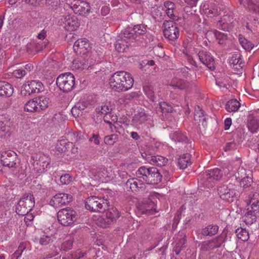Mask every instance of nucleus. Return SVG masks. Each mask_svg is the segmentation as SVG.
<instances>
[{
  "instance_id": "obj_1",
  "label": "nucleus",
  "mask_w": 259,
  "mask_h": 259,
  "mask_svg": "<svg viewBox=\"0 0 259 259\" xmlns=\"http://www.w3.org/2000/svg\"><path fill=\"white\" fill-rule=\"evenodd\" d=\"M134 82V78L132 75L123 71L115 72L109 79L111 88L117 92H126L129 90L133 87Z\"/></svg>"
},
{
  "instance_id": "obj_2",
  "label": "nucleus",
  "mask_w": 259,
  "mask_h": 259,
  "mask_svg": "<svg viewBox=\"0 0 259 259\" xmlns=\"http://www.w3.org/2000/svg\"><path fill=\"white\" fill-rule=\"evenodd\" d=\"M136 174L141 182H144L148 184H157L160 182L162 179L161 175L154 167L141 166Z\"/></svg>"
},
{
  "instance_id": "obj_3",
  "label": "nucleus",
  "mask_w": 259,
  "mask_h": 259,
  "mask_svg": "<svg viewBox=\"0 0 259 259\" xmlns=\"http://www.w3.org/2000/svg\"><path fill=\"white\" fill-rule=\"evenodd\" d=\"M223 172L218 168L207 170L202 174L199 183L207 188H212L215 185V181L221 180Z\"/></svg>"
},
{
  "instance_id": "obj_4",
  "label": "nucleus",
  "mask_w": 259,
  "mask_h": 259,
  "mask_svg": "<svg viewBox=\"0 0 259 259\" xmlns=\"http://www.w3.org/2000/svg\"><path fill=\"white\" fill-rule=\"evenodd\" d=\"M108 204L109 201L107 198L92 196L87 199L85 207L91 211L102 212L107 209Z\"/></svg>"
},
{
  "instance_id": "obj_5",
  "label": "nucleus",
  "mask_w": 259,
  "mask_h": 259,
  "mask_svg": "<svg viewBox=\"0 0 259 259\" xmlns=\"http://www.w3.org/2000/svg\"><path fill=\"white\" fill-rule=\"evenodd\" d=\"M135 40L133 33L128 29H125L121 32L119 38L114 44L115 49L118 52H124Z\"/></svg>"
},
{
  "instance_id": "obj_6",
  "label": "nucleus",
  "mask_w": 259,
  "mask_h": 259,
  "mask_svg": "<svg viewBox=\"0 0 259 259\" xmlns=\"http://www.w3.org/2000/svg\"><path fill=\"white\" fill-rule=\"evenodd\" d=\"M34 204L33 195L31 193L24 194L18 202L16 211L19 215H25L33 208Z\"/></svg>"
},
{
  "instance_id": "obj_7",
  "label": "nucleus",
  "mask_w": 259,
  "mask_h": 259,
  "mask_svg": "<svg viewBox=\"0 0 259 259\" xmlns=\"http://www.w3.org/2000/svg\"><path fill=\"white\" fill-rule=\"evenodd\" d=\"M237 186L231 183L226 182L220 185L218 188V192L220 198L228 202L233 201V198L238 195Z\"/></svg>"
},
{
  "instance_id": "obj_8",
  "label": "nucleus",
  "mask_w": 259,
  "mask_h": 259,
  "mask_svg": "<svg viewBox=\"0 0 259 259\" xmlns=\"http://www.w3.org/2000/svg\"><path fill=\"white\" fill-rule=\"evenodd\" d=\"M59 222L63 226H69L72 225L77 220L76 212L70 207L60 209L57 213Z\"/></svg>"
},
{
  "instance_id": "obj_9",
  "label": "nucleus",
  "mask_w": 259,
  "mask_h": 259,
  "mask_svg": "<svg viewBox=\"0 0 259 259\" xmlns=\"http://www.w3.org/2000/svg\"><path fill=\"white\" fill-rule=\"evenodd\" d=\"M44 90V85L37 80L28 81L24 83L21 89V95L24 97L32 94L39 93Z\"/></svg>"
},
{
  "instance_id": "obj_10",
  "label": "nucleus",
  "mask_w": 259,
  "mask_h": 259,
  "mask_svg": "<svg viewBox=\"0 0 259 259\" xmlns=\"http://www.w3.org/2000/svg\"><path fill=\"white\" fill-rule=\"evenodd\" d=\"M56 83L59 89L64 92L71 91L74 85L75 78L70 72L60 74L57 77Z\"/></svg>"
},
{
  "instance_id": "obj_11",
  "label": "nucleus",
  "mask_w": 259,
  "mask_h": 259,
  "mask_svg": "<svg viewBox=\"0 0 259 259\" xmlns=\"http://www.w3.org/2000/svg\"><path fill=\"white\" fill-rule=\"evenodd\" d=\"M19 159L14 151L3 152L0 157V162L4 166L8 167L12 170H15L18 166Z\"/></svg>"
},
{
  "instance_id": "obj_12",
  "label": "nucleus",
  "mask_w": 259,
  "mask_h": 259,
  "mask_svg": "<svg viewBox=\"0 0 259 259\" xmlns=\"http://www.w3.org/2000/svg\"><path fill=\"white\" fill-rule=\"evenodd\" d=\"M163 34L166 38L174 41L178 38L179 31L175 22L167 21L163 23Z\"/></svg>"
},
{
  "instance_id": "obj_13",
  "label": "nucleus",
  "mask_w": 259,
  "mask_h": 259,
  "mask_svg": "<svg viewBox=\"0 0 259 259\" xmlns=\"http://www.w3.org/2000/svg\"><path fill=\"white\" fill-rule=\"evenodd\" d=\"M244 130L242 127H238L236 130L234 132V139H236V142L233 141L227 143L224 148L225 151H233L237 149L238 145L244 139Z\"/></svg>"
},
{
  "instance_id": "obj_14",
  "label": "nucleus",
  "mask_w": 259,
  "mask_h": 259,
  "mask_svg": "<svg viewBox=\"0 0 259 259\" xmlns=\"http://www.w3.org/2000/svg\"><path fill=\"white\" fill-rule=\"evenodd\" d=\"M70 7L74 13L81 16H86L90 13L91 7L86 1L73 0L70 4Z\"/></svg>"
},
{
  "instance_id": "obj_15",
  "label": "nucleus",
  "mask_w": 259,
  "mask_h": 259,
  "mask_svg": "<svg viewBox=\"0 0 259 259\" xmlns=\"http://www.w3.org/2000/svg\"><path fill=\"white\" fill-rule=\"evenodd\" d=\"M119 217V213L117 209L115 207L110 208L101 218L100 226L103 228H106L108 225L116 221Z\"/></svg>"
},
{
  "instance_id": "obj_16",
  "label": "nucleus",
  "mask_w": 259,
  "mask_h": 259,
  "mask_svg": "<svg viewBox=\"0 0 259 259\" xmlns=\"http://www.w3.org/2000/svg\"><path fill=\"white\" fill-rule=\"evenodd\" d=\"M72 196L66 193H58L50 200L49 204L54 207H59L68 204L72 200Z\"/></svg>"
},
{
  "instance_id": "obj_17",
  "label": "nucleus",
  "mask_w": 259,
  "mask_h": 259,
  "mask_svg": "<svg viewBox=\"0 0 259 259\" xmlns=\"http://www.w3.org/2000/svg\"><path fill=\"white\" fill-rule=\"evenodd\" d=\"M63 23L64 28L68 31L76 30L79 26L80 23L74 15H68L61 19V23Z\"/></svg>"
},
{
  "instance_id": "obj_18",
  "label": "nucleus",
  "mask_w": 259,
  "mask_h": 259,
  "mask_svg": "<svg viewBox=\"0 0 259 259\" xmlns=\"http://www.w3.org/2000/svg\"><path fill=\"white\" fill-rule=\"evenodd\" d=\"M12 125V121L8 115H0V137L9 135L10 128Z\"/></svg>"
},
{
  "instance_id": "obj_19",
  "label": "nucleus",
  "mask_w": 259,
  "mask_h": 259,
  "mask_svg": "<svg viewBox=\"0 0 259 259\" xmlns=\"http://www.w3.org/2000/svg\"><path fill=\"white\" fill-rule=\"evenodd\" d=\"M200 61L206 65L210 70H213L215 68V61L211 54L206 51L201 50L198 53Z\"/></svg>"
},
{
  "instance_id": "obj_20",
  "label": "nucleus",
  "mask_w": 259,
  "mask_h": 259,
  "mask_svg": "<svg viewBox=\"0 0 259 259\" xmlns=\"http://www.w3.org/2000/svg\"><path fill=\"white\" fill-rule=\"evenodd\" d=\"M227 237V232L224 230L222 233L217 237L205 242L207 246V249H212L221 247L225 242Z\"/></svg>"
},
{
  "instance_id": "obj_21",
  "label": "nucleus",
  "mask_w": 259,
  "mask_h": 259,
  "mask_svg": "<svg viewBox=\"0 0 259 259\" xmlns=\"http://www.w3.org/2000/svg\"><path fill=\"white\" fill-rule=\"evenodd\" d=\"M90 49V44L86 38L78 39L74 44L73 49L76 52L84 54Z\"/></svg>"
},
{
  "instance_id": "obj_22",
  "label": "nucleus",
  "mask_w": 259,
  "mask_h": 259,
  "mask_svg": "<svg viewBox=\"0 0 259 259\" xmlns=\"http://www.w3.org/2000/svg\"><path fill=\"white\" fill-rule=\"evenodd\" d=\"M146 160L152 164L159 166H165L168 161V159L163 156L152 155H146Z\"/></svg>"
},
{
  "instance_id": "obj_23",
  "label": "nucleus",
  "mask_w": 259,
  "mask_h": 259,
  "mask_svg": "<svg viewBox=\"0 0 259 259\" xmlns=\"http://www.w3.org/2000/svg\"><path fill=\"white\" fill-rule=\"evenodd\" d=\"M251 12L259 13V0H238Z\"/></svg>"
},
{
  "instance_id": "obj_24",
  "label": "nucleus",
  "mask_w": 259,
  "mask_h": 259,
  "mask_svg": "<svg viewBox=\"0 0 259 259\" xmlns=\"http://www.w3.org/2000/svg\"><path fill=\"white\" fill-rule=\"evenodd\" d=\"M56 240L55 235L45 233L41 235L38 239L39 244L43 246H50Z\"/></svg>"
},
{
  "instance_id": "obj_25",
  "label": "nucleus",
  "mask_w": 259,
  "mask_h": 259,
  "mask_svg": "<svg viewBox=\"0 0 259 259\" xmlns=\"http://www.w3.org/2000/svg\"><path fill=\"white\" fill-rule=\"evenodd\" d=\"M169 85L174 89H179L180 90H185L189 85V83L184 80L177 77H174L172 79Z\"/></svg>"
},
{
  "instance_id": "obj_26",
  "label": "nucleus",
  "mask_w": 259,
  "mask_h": 259,
  "mask_svg": "<svg viewBox=\"0 0 259 259\" xmlns=\"http://www.w3.org/2000/svg\"><path fill=\"white\" fill-rule=\"evenodd\" d=\"M13 93V88L9 83L0 81V96L10 97Z\"/></svg>"
},
{
  "instance_id": "obj_27",
  "label": "nucleus",
  "mask_w": 259,
  "mask_h": 259,
  "mask_svg": "<svg viewBox=\"0 0 259 259\" xmlns=\"http://www.w3.org/2000/svg\"><path fill=\"white\" fill-rule=\"evenodd\" d=\"M169 137L172 140L176 142L186 144L188 141L187 137L180 131H176L171 133Z\"/></svg>"
},
{
  "instance_id": "obj_28",
  "label": "nucleus",
  "mask_w": 259,
  "mask_h": 259,
  "mask_svg": "<svg viewBox=\"0 0 259 259\" xmlns=\"http://www.w3.org/2000/svg\"><path fill=\"white\" fill-rule=\"evenodd\" d=\"M229 63L233 68L236 69L241 68L244 66V62H242L241 55L239 53L233 54L229 60Z\"/></svg>"
},
{
  "instance_id": "obj_29",
  "label": "nucleus",
  "mask_w": 259,
  "mask_h": 259,
  "mask_svg": "<svg viewBox=\"0 0 259 259\" xmlns=\"http://www.w3.org/2000/svg\"><path fill=\"white\" fill-rule=\"evenodd\" d=\"M219 230V227L215 224H209L202 229L201 234L203 236H212L216 235Z\"/></svg>"
},
{
  "instance_id": "obj_30",
  "label": "nucleus",
  "mask_w": 259,
  "mask_h": 259,
  "mask_svg": "<svg viewBox=\"0 0 259 259\" xmlns=\"http://www.w3.org/2000/svg\"><path fill=\"white\" fill-rule=\"evenodd\" d=\"M148 117L145 112L142 111L135 115L132 122L136 126L142 125L148 120Z\"/></svg>"
},
{
  "instance_id": "obj_31",
  "label": "nucleus",
  "mask_w": 259,
  "mask_h": 259,
  "mask_svg": "<svg viewBox=\"0 0 259 259\" xmlns=\"http://www.w3.org/2000/svg\"><path fill=\"white\" fill-rule=\"evenodd\" d=\"M247 126L249 131L251 133L257 132L259 130V119L250 115L248 117Z\"/></svg>"
},
{
  "instance_id": "obj_32",
  "label": "nucleus",
  "mask_w": 259,
  "mask_h": 259,
  "mask_svg": "<svg viewBox=\"0 0 259 259\" xmlns=\"http://www.w3.org/2000/svg\"><path fill=\"white\" fill-rule=\"evenodd\" d=\"M47 45V44L45 42L41 43L40 41L38 42L33 41L27 45V51H29L30 50L31 52H38L45 48Z\"/></svg>"
},
{
  "instance_id": "obj_33",
  "label": "nucleus",
  "mask_w": 259,
  "mask_h": 259,
  "mask_svg": "<svg viewBox=\"0 0 259 259\" xmlns=\"http://www.w3.org/2000/svg\"><path fill=\"white\" fill-rule=\"evenodd\" d=\"M238 40L242 47L246 51L250 52L255 46L254 44L246 39L242 34L239 35Z\"/></svg>"
},
{
  "instance_id": "obj_34",
  "label": "nucleus",
  "mask_w": 259,
  "mask_h": 259,
  "mask_svg": "<svg viewBox=\"0 0 259 259\" xmlns=\"http://www.w3.org/2000/svg\"><path fill=\"white\" fill-rule=\"evenodd\" d=\"M190 164V155L188 153L180 156L178 159V165L181 169L186 168Z\"/></svg>"
},
{
  "instance_id": "obj_35",
  "label": "nucleus",
  "mask_w": 259,
  "mask_h": 259,
  "mask_svg": "<svg viewBox=\"0 0 259 259\" xmlns=\"http://www.w3.org/2000/svg\"><path fill=\"white\" fill-rule=\"evenodd\" d=\"M140 179L138 180L137 179H130L126 183L127 187H129L132 191H136L139 188L142 187L143 182H140Z\"/></svg>"
},
{
  "instance_id": "obj_36",
  "label": "nucleus",
  "mask_w": 259,
  "mask_h": 259,
  "mask_svg": "<svg viewBox=\"0 0 259 259\" xmlns=\"http://www.w3.org/2000/svg\"><path fill=\"white\" fill-rule=\"evenodd\" d=\"M37 105L38 103L35 98L32 100H29L25 104L24 110L29 112H39V111Z\"/></svg>"
},
{
  "instance_id": "obj_37",
  "label": "nucleus",
  "mask_w": 259,
  "mask_h": 259,
  "mask_svg": "<svg viewBox=\"0 0 259 259\" xmlns=\"http://www.w3.org/2000/svg\"><path fill=\"white\" fill-rule=\"evenodd\" d=\"M87 67L88 65L85 64V61L84 60H74L71 65V68L75 71H80Z\"/></svg>"
},
{
  "instance_id": "obj_38",
  "label": "nucleus",
  "mask_w": 259,
  "mask_h": 259,
  "mask_svg": "<svg viewBox=\"0 0 259 259\" xmlns=\"http://www.w3.org/2000/svg\"><path fill=\"white\" fill-rule=\"evenodd\" d=\"M203 11L207 17L210 18L218 15L220 13V10L218 8L207 5L203 6Z\"/></svg>"
},
{
  "instance_id": "obj_39",
  "label": "nucleus",
  "mask_w": 259,
  "mask_h": 259,
  "mask_svg": "<svg viewBox=\"0 0 259 259\" xmlns=\"http://www.w3.org/2000/svg\"><path fill=\"white\" fill-rule=\"evenodd\" d=\"M240 106V104L236 99H232L226 103V109L230 112H235L238 110Z\"/></svg>"
},
{
  "instance_id": "obj_40",
  "label": "nucleus",
  "mask_w": 259,
  "mask_h": 259,
  "mask_svg": "<svg viewBox=\"0 0 259 259\" xmlns=\"http://www.w3.org/2000/svg\"><path fill=\"white\" fill-rule=\"evenodd\" d=\"M147 207L142 210V212L148 215L154 214L156 211L155 209L156 203L154 200H151L150 199L147 201Z\"/></svg>"
},
{
  "instance_id": "obj_41",
  "label": "nucleus",
  "mask_w": 259,
  "mask_h": 259,
  "mask_svg": "<svg viewBox=\"0 0 259 259\" xmlns=\"http://www.w3.org/2000/svg\"><path fill=\"white\" fill-rule=\"evenodd\" d=\"M119 136V133L117 132L115 134L106 136L104 138V142L106 145H113L118 141Z\"/></svg>"
},
{
  "instance_id": "obj_42",
  "label": "nucleus",
  "mask_w": 259,
  "mask_h": 259,
  "mask_svg": "<svg viewBox=\"0 0 259 259\" xmlns=\"http://www.w3.org/2000/svg\"><path fill=\"white\" fill-rule=\"evenodd\" d=\"M37 102L38 103V108L39 111L44 110L47 109L49 106V98L45 96H39L36 98Z\"/></svg>"
},
{
  "instance_id": "obj_43",
  "label": "nucleus",
  "mask_w": 259,
  "mask_h": 259,
  "mask_svg": "<svg viewBox=\"0 0 259 259\" xmlns=\"http://www.w3.org/2000/svg\"><path fill=\"white\" fill-rule=\"evenodd\" d=\"M69 142L66 139L58 140L56 143V149L60 153H64L67 150L68 144Z\"/></svg>"
},
{
  "instance_id": "obj_44",
  "label": "nucleus",
  "mask_w": 259,
  "mask_h": 259,
  "mask_svg": "<svg viewBox=\"0 0 259 259\" xmlns=\"http://www.w3.org/2000/svg\"><path fill=\"white\" fill-rule=\"evenodd\" d=\"M257 216L258 215L251 212L250 210H248L243 217L244 222L247 225H251L255 222Z\"/></svg>"
},
{
  "instance_id": "obj_45",
  "label": "nucleus",
  "mask_w": 259,
  "mask_h": 259,
  "mask_svg": "<svg viewBox=\"0 0 259 259\" xmlns=\"http://www.w3.org/2000/svg\"><path fill=\"white\" fill-rule=\"evenodd\" d=\"M128 30L133 33L135 38L138 35L145 34L147 31L146 27L141 24L135 25L132 30Z\"/></svg>"
},
{
  "instance_id": "obj_46",
  "label": "nucleus",
  "mask_w": 259,
  "mask_h": 259,
  "mask_svg": "<svg viewBox=\"0 0 259 259\" xmlns=\"http://www.w3.org/2000/svg\"><path fill=\"white\" fill-rule=\"evenodd\" d=\"M249 204L250 206L248 208V210L259 215V201L252 197L250 200Z\"/></svg>"
},
{
  "instance_id": "obj_47",
  "label": "nucleus",
  "mask_w": 259,
  "mask_h": 259,
  "mask_svg": "<svg viewBox=\"0 0 259 259\" xmlns=\"http://www.w3.org/2000/svg\"><path fill=\"white\" fill-rule=\"evenodd\" d=\"M252 184V180L249 177H244L240 182V186L243 187L244 189L248 188L249 189H252L253 188Z\"/></svg>"
},
{
  "instance_id": "obj_48",
  "label": "nucleus",
  "mask_w": 259,
  "mask_h": 259,
  "mask_svg": "<svg viewBox=\"0 0 259 259\" xmlns=\"http://www.w3.org/2000/svg\"><path fill=\"white\" fill-rule=\"evenodd\" d=\"M237 237L243 241H247L249 238L248 232L245 229L238 228L236 230Z\"/></svg>"
},
{
  "instance_id": "obj_49",
  "label": "nucleus",
  "mask_w": 259,
  "mask_h": 259,
  "mask_svg": "<svg viewBox=\"0 0 259 259\" xmlns=\"http://www.w3.org/2000/svg\"><path fill=\"white\" fill-rule=\"evenodd\" d=\"M38 161L40 164H42L43 169L47 168L50 162L49 157L45 154H42L40 155L38 158Z\"/></svg>"
},
{
  "instance_id": "obj_50",
  "label": "nucleus",
  "mask_w": 259,
  "mask_h": 259,
  "mask_svg": "<svg viewBox=\"0 0 259 259\" xmlns=\"http://www.w3.org/2000/svg\"><path fill=\"white\" fill-rule=\"evenodd\" d=\"M159 105L160 111L162 113L171 112L173 110L172 107L166 102H161Z\"/></svg>"
},
{
  "instance_id": "obj_51",
  "label": "nucleus",
  "mask_w": 259,
  "mask_h": 259,
  "mask_svg": "<svg viewBox=\"0 0 259 259\" xmlns=\"http://www.w3.org/2000/svg\"><path fill=\"white\" fill-rule=\"evenodd\" d=\"M50 251L48 253H46L45 255V258H52L56 255H58L59 251L61 250L60 248H58L56 246L53 245L50 248Z\"/></svg>"
},
{
  "instance_id": "obj_52",
  "label": "nucleus",
  "mask_w": 259,
  "mask_h": 259,
  "mask_svg": "<svg viewBox=\"0 0 259 259\" xmlns=\"http://www.w3.org/2000/svg\"><path fill=\"white\" fill-rule=\"evenodd\" d=\"M214 34L216 38L218 40V42L220 44H223L225 43V41L227 40L228 37L227 34L222 33L218 30H215Z\"/></svg>"
},
{
  "instance_id": "obj_53",
  "label": "nucleus",
  "mask_w": 259,
  "mask_h": 259,
  "mask_svg": "<svg viewBox=\"0 0 259 259\" xmlns=\"http://www.w3.org/2000/svg\"><path fill=\"white\" fill-rule=\"evenodd\" d=\"M73 241L72 239H69L63 242L61 245V250L67 251L71 249L72 247Z\"/></svg>"
},
{
  "instance_id": "obj_54",
  "label": "nucleus",
  "mask_w": 259,
  "mask_h": 259,
  "mask_svg": "<svg viewBox=\"0 0 259 259\" xmlns=\"http://www.w3.org/2000/svg\"><path fill=\"white\" fill-rule=\"evenodd\" d=\"M96 110L99 113L107 114L111 111V109L108 106L104 105L97 108Z\"/></svg>"
},
{
  "instance_id": "obj_55",
  "label": "nucleus",
  "mask_w": 259,
  "mask_h": 259,
  "mask_svg": "<svg viewBox=\"0 0 259 259\" xmlns=\"http://www.w3.org/2000/svg\"><path fill=\"white\" fill-rule=\"evenodd\" d=\"M71 180V178L68 174L62 176L60 178V182L64 185L68 184Z\"/></svg>"
},
{
  "instance_id": "obj_56",
  "label": "nucleus",
  "mask_w": 259,
  "mask_h": 259,
  "mask_svg": "<svg viewBox=\"0 0 259 259\" xmlns=\"http://www.w3.org/2000/svg\"><path fill=\"white\" fill-rule=\"evenodd\" d=\"M194 118L195 120H204V113L203 111L201 109H200L199 111L195 110Z\"/></svg>"
},
{
  "instance_id": "obj_57",
  "label": "nucleus",
  "mask_w": 259,
  "mask_h": 259,
  "mask_svg": "<svg viewBox=\"0 0 259 259\" xmlns=\"http://www.w3.org/2000/svg\"><path fill=\"white\" fill-rule=\"evenodd\" d=\"M26 74V72L22 69H16L13 71V75L17 78H22Z\"/></svg>"
},
{
  "instance_id": "obj_58",
  "label": "nucleus",
  "mask_w": 259,
  "mask_h": 259,
  "mask_svg": "<svg viewBox=\"0 0 259 259\" xmlns=\"http://www.w3.org/2000/svg\"><path fill=\"white\" fill-rule=\"evenodd\" d=\"M67 146L68 148L67 151H70L73 154H76L78 153V148L74 145L73 142H69Z\"/></svg>"
},
{
  "instance_id": "obj_59",
  "label": "nucleus",
  "mask_w": 259,
  "mask_h": 259,
  "mask_svg": "<svg viewBox=\"0 0 259 259\" xmlns=\"http://www.w3.org/2000/svg\"><path fill=\"white\" fill-rule=\"evenodd\" d=\"M139 97V93L136 92H131L126 94L125 96V100H132L134 99H136Z\"/></svg>"
},
{
  "instance_id": "obj_60",
  "label": "nucleus",
  "mask_w": 259,
  "mask_h": 259,
  "mask_svg": "<svg viewBox=\"0 0 259 259\" xmlns=\"http://www.w3.org/2000/svg\"><path fill=\"white\" fill-rule=\"evenodd\" d=\"M223 20H220L217 25L218 27L220 28L222 30L224 31H228L229 29V25L227 23H224L223 22Z\"/></svg>"
},
{
  "instance_id": "obj_61",
  "label": "nucleus",
  "mask_w": 259,
  "mask_h": 259,
  "mask_svg": "<svg viewBox=\"0 0 259 259\" xmlns=\"http://www.w3.org/2000/svg\"><path fill=\"white\" fill-rule=\"evenodd\" d=\"M152 15L155 19L161 18L162 17V13L159 9L156 8L152 11Z\"/></svg>"
},
{
  "instance_id": "obj_62",
  "label": "nucleus",
  "mask_w": 259,
  "mask_h": 259,
  "mask_svg": "<svg viewBox=\"0 0 259 259\" xmlns=\"http://www.w3.org/2000/svg\"><path fill=\"white\" fill-rule=\"evenodd\" d=\"M99 138V134H93L92 137L89 139V141L93 142L96 145H99L100 144Z\"/></svg>"
},
{
  "instance_id": "obj_63",
  "label": "nucleus",
  "mask_w": 259,
  "mask_h": 259,
  "mask_svg": "<svg viewBox=\"0 0 259 259\" xmlns=\"http://www.w3.org/2000/svg\"><path fill=\"white\" fill-rule=\"evenodd\" d=\"M26 245L24 243H21L19 245L18 249L15 251V254L21 255L23 251L25 249Z\"/></svg>"
},
{
  "instance_id": "obj_64",
  "label": "nucleus",
  "mask_w": 259,
  "mask_h": 259,
  "mask_svg": "<svg viewBox=\"0 0 259 259\" xmlns=\"http://www.w3.org/2000/svg\"><path fill=\"white\" fill-rule=\"evenodd\" d=\"M85 253H82L81 251L79 250H78L76 251V252L73 255V256H72L69 259H80L82 257H83Z\"/></svg>"
}]
</instances>
